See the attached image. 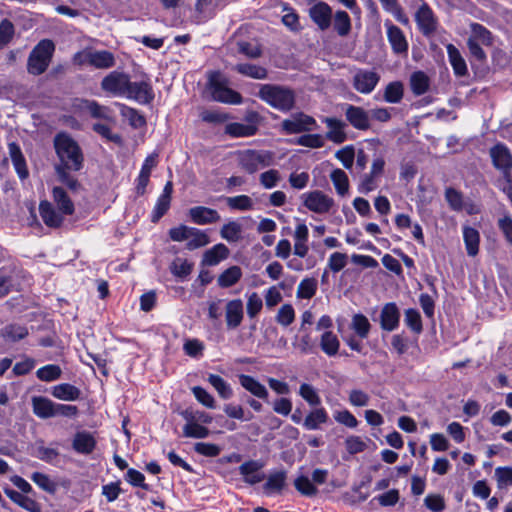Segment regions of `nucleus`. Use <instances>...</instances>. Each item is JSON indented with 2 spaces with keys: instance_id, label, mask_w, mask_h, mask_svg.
Listing matches in <instances>:
<instances>
[{
  "instance_id": "f257e3e1",
  "label": "nucleus",
  "mask_w": 512,
  "mask_h": 512,
  "mask_svg": "<svg viewBox=\"0 0 512 512\" xmlns=\"http://www.w3.org/2000/svg\"><path fill=\"white\" fill-rule=\"evenodd\" d=\"M55 149L63 167L78 171L83 165V155L78 144L66 134H58L54 141Z\"/></svg>"
},
{
  "instance_id": "f03ea898",
  "label": "nucleus",
  "mask_w": 512,
  "mask_h": 512,
  "mask_svg": "<svg viewBox=\"0 0 512 512\" xmlns=\"http://www.w3.org/2000/svg\"><path fill=\"white\" fill-rule=\"evenodd\" d=\"M258 96L280 111H289L295 102V95L291 89L272 84L261 85Z\"/></svg>"
},
{
  "instance_id": "7ed1b4c3",
  "label": "nucleus",
  "mask_w": 512,
  "mask_h": 512,
  "mask_svg": "<svg viewBox=\"0 0 512 512\" xmlns=\"http://www.w3.org/2000/svg\"><path fill=\"white\" fill-rule=\"evenodd\" d=\"M54 50L55 46L51 40L44 39L40 41L28 57V73L34 76L43 74L51 62Z\"/></svg>"
},
{
  "instance_id": "20e7f679",
  "label": "nucleus",
  "mask_w": 512,
  "mask_h": 512,
  "mask_svg": "<svg viewBox=\"0 0 512 512\" xmlns=\"http://www.w3.org/2000/svg\"><path fill=\"white\" fill-rule=\"evenodd\" d=\"M209 88L215 101L232 105H239L243 101L242 96L237 91L229 88L225 81L221 79L219 72L211 73Z\"/></svg>"
},
{
  "instance_id": "39448f33",
  "label": "nucleus",
  "mask_w": 512,
  "mask_h": 512,
  "mask_svg": "<svg viewBox=\"0 0 512 512\" xmlns=\"http://www.w3.org/2000/svg\"><path fill=\"white\" fill-rule=\"evenodd\" d=\"M238 162L242 169L253 174L258 169L271 165L273 154L269 151L244 150L238 154Z\"/></svg>"
},
{
  "instance_id": "423d86ee",
  "label": "nucleus",
  "mask_w": 512,
  "mask_h": 512,
  "mask_svg": "<svg viewBox=\"0 0 512 512\" xmlns=\"http://www.w3.org/2000/svg\"><path fill=\"white\" fill-rule=\"evenodd\" d=\"M490 157L492 159V163L494 167L501 171L503 178H504V184H508L509 180H512V154L509 148L502 144L498 143L494 145L490 149Z\"/></svg>"
},
{
  "instance_id": "0eeeda50",
  "label": "nucleus",
  "mask_w": 512,
  "mask_h": 512,
  "mask_svg": "<svg viewBox=\"0 0 512 512\" xmlns=\"http://www.w3.org/2000/svg\"><path fill=\"white\" fill-rule=\"evenodd\" d=\"M419 4L414 12V19L418 29L421 32H436L439 21L432 8L423 0H418Z\"/></svg>"
},
{
  "instance_id": "6e6552de",
  "label": "nucleus",
  "mask_w": 512,
  "mask_h": 512,
  "mask_svg": "<svg viewBox=\"0 0 512 512\" xmlns=\"http://www.w3.org/2000/svg\"><path fill=\"white\" fill-rule=\"evenodd\" d=\"M130 79L129 76L123 72L112 71L107 74L101 81V88L103 91L114 96H125L127 93Z\"/></svg>"
},
{
  "instance_id": "1a4fd4ad",
  "label": "nucleus",
  "mask_w": 512,
  "mask_h": 512,
  "mask_svg": "<svg viewBox=\"0 0 512 512\" xmlns=\"http://www.w3.org/2000/svg\"><path fill=\"white\" fill-rule=\"evenodd\" d=\"M304 206L317 214H325L334 206V200L320 190L303 194Z\"/></svg>"
},
{
  "instance_id": "9d476101",
  "label": "nucleus",
  "mask_w": 512,
  "mask_h": 512,
  "mask_svg": "<svg viewBox=\"0 0 512 512\" xmlns=\"http://www.w3.org/2000/svg\"><path fill=\"white\" fill-rule=\"evenodd\" d=\"M281 126L287 134H297L314 130L317 125L313 117L304 113H296L283 120Z\"/></svg>"
},
{
  "instance_id": "9b49d317",
  "label": "nucleus",
  "mask_w": 512,
  "mask_h": 512,
  "mask_svg": "<svg viewBox=\"0 0 512 512\" xmlns=\"http://www.w3.org/2000/svg\"><path fill=\"white\" fill-rule=\"evenodd\" d=\"M308 14L312 22L318 29L328 30L332 23V8L326 2H316L308 9Z\"/></svg>"
},
{
  "instance_id": "f8f14e48",
  "label": "nucleus",
  "mask_w": 512,
  "mask_h": 512,
  "mask_svg": "<svg viewBox=\"0 0 512 512\" xmlns=\"http://www.w3.org/2000/svg\"><path fill=\"white\" fill-rule=\"evenodd\" d=\"M225 324L228 330L237 329L244 319V306L240 298L228 300L224 307Z\"/></svg>"
},
{
  "instance_id": "ddd939ff",
  "label": "nucleus",
  "mask_w": 512,
  "mask_h": 512,
  "mask_svg": "<svg viewBox=\"0 0 512 512\" xmlns=\"http://www.w3.org/2000/svg\"><path fill=\"white\" fill-rule=\"evenodd\" d=\"M248 124L243 123H230L225 127V133L230 135L231 137H250L257 133V120L258 114L255 112H251L246 117Z\"/></svg>"
},
{
  "instance_id": "4468645a",
  "label": "nucleus",
  "mask_w": 512,
  "mask_h": 512,
  "mask_svg": "<svg viewBox=\"0 0 512 512\" xmlns=\"http://www.w3.org/2000/svg\"><path fill=\"white\" fill-rule=\"evenodd\" d=\"M345 116L350 125L357 130L366 131L371 127L369 112L362 107L347 104Z\"/></svg>"
},
{
  "instance_id": "2eb2a0df",
  "label": "nucleus",
  "mask_w": 512,
  "mask_h": 512,
  "mask_svg": "<svg viewBox=\"0 0 512 512\" xmlns=\"http://www.w3.org/2000/svg\"><path fill=\"white\" fill-rule=\"evenodd\" d=\"M380 80L374 71L358 70L353 76V87L362 94L371 93Z\"/></svg>"
},
{
  "instance_id": "dca6fc26",
  "label": "nucleus",
  "mask_w": 512,
  "mask_h": 512,
  "mask_svg": "<svg viewBox=\"0 0 512 512\" xmlns=\"http://www.w3.org/2000/svg\"><path fill=\"white\" fill-rule=\"evenodd\" d=\"M125 97L141 104H148L154 99L152 86L148 81L129 82Z\"/></svg>"
},
{
  "instance_id": "f3484780",
  "label": "nucleus",
  "mask_w": 512,
  "mask_h": 512,
  "mask_svg": "<svg viewBox=\"0 0 512 512\" xmlns=\"http://www.w3.org/2000/svg\"><path fill=\"white\" fill-rule=\"evenodd\" d=\"M400 311L395 303H386L380 312V326L385 331H393L399 326Z\"/></svg>"
},
{
  "instance_id": "a211bd4d",
  "label": "nucleus",
  "mask_w": 512,
  "mask_h": 512,
  "mask_svg": "<svg viewBox=\"0 0 512 512\" xmlns=\"http://www.w3.org/2000/svg\"><path fill=\"white\" fill-rule=\"evenodd\" d=\"M188 215L191 221L198 225L212 224L220 220V215L215 209L205 206H195L190 208Z\"/></svg>"
},
{
  "instance_id": "6ab92c4d",
  "label": "nucleus",
  "mask_w": 512,
  "mask_h": 512,
  "mask_svg": "<svg viewBox=\"0 0 512 512\" xmlns=\"http://www.w3.org/2000/svg\"><path fill=\"white\" fill-rule=\"evenodd\" d=\"M173 192V185L168 181L158 197L152 213V221L157 222L169 209L171 203V196Z\"/></svg>"
},
{
  "instance_id": "aec40b11",
  "label": "nucleus",
  "mask_w": 512,
  "mask_h": 512,
  "mask_svg": "<svg viewBox=\"0 0 512 512\" xmlns=\"http://www.w3.org/2000/svg\"><path fill=\"white\" fill-rule=\"evenodd\" d=\"M263 464L259 461H246L239 466V472L243 476L244 481L250 485L257 484L264 479V475L259 473Z\"/></svg>"
},
{
  "instance_id": "412c9836",
  "label": "nucleus",
  "mask_w": 512,
  "mask_h": 512,
  "mask_svg": "<svg viewBox=\"0 0 512 512\" xmlns=\"http://www.w3.org/2000/svg\"><path fill=\"white\" fill-rule=\"evenodd\" d=\"M55 405L53 401L46 397L34 396L32 397V410L33 413L41 419H48L55 417Z\"/></svg>"
},
{
  "instance_id": "4be33fe9",
  "label": "nucleus",
  "mask_w": 512,
  "mask_h": 512,
  "mask_svg": "<svg viewBox=\"0 0 512 512\" xmlns=\"http://www.w3.org/2000/svg\"><path fill=\"white\" fill-rule=\"evenodd\" d=\"M325 124L328 127L326 138L330 141L340 144L346 140L345 123L336 118H325Z\"/></svg>"
},
{
  "instance_id": "5701e85b",
  "label": "nucleus",
  "mask_w": 512,
  "mask_h": 512,
  "mask_svg": "<svg viewBox=\"0 0 512 512\" xmlns=\"http://www.w3.org/2000/svg\"><path fill=\"white\" fill-rule=\"evenodd\" d=\"M329 420L327 411L323 407L311 410L303 421V426L307 430H318Z\"/></svg>"
},
{
  "instance_id": "b1692460",
  "label": "nucleus",
  "mask_w": 512,
  "mask_h": 512,
  "mask_svg": "<svg viewBox=\"0 0 512 512\" xmlns=\"http://www.w3.org/2000/svg\"><path fill=\"white\" fill-rule=\"evenodd\" d=\"M229 255V249L222 243L214 245L203 254L202 264L206 266H215Z\"/></svg>"
},
{
  "instance_id": "393cba45",
  "label": "nucleus",
  "mask_w": 512,
  "mask_h": 512,
  "mask_svg": "<svg viewBox=\"0 0 512 512\" xmlns=\"http://www.w3.org/2000/svg\"><path fill=\"white\" fill-rule=\"evenodd\" d=\"M39 211L43 222L47 226L57 228L62 224V215L56 212V210L50 202L42 201L39 205Z\"/></svg>"
},
{
  "instance_id": "a878e982",
  "label": "nucleus",
  "mask_w": 512,
  "mask_h": 512,
  "mask_svg": "<svg viewBox=\"0 0 512 512\" xmlns=\"http://www.w3.org/2000/svg\"><path fill=\"white\" fill-rule=\"evenodd\" d=\"M219 0H197L193 19L196 23L205 22L213 14Z\"/></svg>"
},
{
  "instance_id": "bb28decb",
  "label": "nucleus",
  "mask_w": 512,
  "mask_h": 512,
  "mask_svg": "<svg viewBox=\"0 0 512 512\" xmlns=\"http://www.w3.org/2000/svg\"><path fill=\"white\" fill-rule=\"evenodd\" d=\"M72 446L78 453L90 454L96 446V441L90 433L78 432L74 436Z\"/></svg>"
},
{
  "instance_id": "cd10ccee",
  "label": "nucleus",
  "mask_w": 512,
  "mask_h": 512,
  "mask_svg": "<svg viewBox=\"0 0 512 512\" xmlns=\"http://www.w3.org/2000/svg\"><path fill=\"white\" fill-rule=\"evenodd\" d=\"M239 382L244 389L249 391L254 396L264 400L267 399L268 390L263 384H261L252 376L241 374L239 376Z\"/></svg>"
},
{
  "instance_id": "c85d7f7f",
  "label": "nucleus",
  "mask_w": 512,
  "mask_h": 512,
  "mask_svg": "<svg viewBox=\"0 0 512 512\" xmlns=\"http://www.w3.org/2000/svg\"><path fill=\"white\" fill-rule=\"evenodd\" d=\"M52 395L63 401H75L80 398L81 391L74 385L62 383L52 388Z\"/></svg>"
},
{
  "instance_id": "c756f323",
  "label": "nucleus",
  "mask_w": 512,
  "mask_h": 512,
  "mask_svg": "<svg viewBox=\"0 0 512 512\" xmlns=\"http://www.w3.org/2000/svg\"><path fill=\"white\" fill-rule=\"evenodd\" d=\"M9 155L20 178L24 179L28 176L25 158L21 152L20 147L12 142L8 146Z\"/></svg>"
},
{
  "instance_id": "7c9ffc66",
  "label": "nucleus",
  "mask_w": 512,
  "mask_h": 512,
  "mask_svg": "<svg viewBox=\"0 0 512 512\" xmlns=\"http://www.w3.org/2000/svg\"><path fill=\"white\" fill-rule=\"evenodd\" d=\"M463 239L467 254L474 257L479 252L480 235L478 230L473 227L465 226L463 228Z\"/></svg>"
},
{
  "instance_id": "2f4dec72",
  "label": "nucleus",
  "mask_w": 512,
  "mask_h": 512,
  "mask_svg": "<svg viewBox=\"0 0 512 512\" xmlns=\"http://www.w3.org/2000/svg\"><path fill=\"white\" fill-rule=\"evenodd\" d=\"M330 179L339 196L345 197L349 194V179L345 171L340 168L333 169L330 173Z\"/></svg>"
},
{
  "instance_id": "473e14b6",
  "label": "nucleus",
  "mask_w": 512,
  "mask_h": 512,
  "mask_svg": "<svg viewBox=\"0 0 512 512\" xmlns=\"http://www.w3.org/2000/svg\"><path fill=\"white\" fill-rule=\"evenodd\" d=\"M53 200L57 204L58 209L64 215H71L74 212V204L61 187H54L53 191Z\"/></svg>"
},
{
  "instance_id": "72a5a7b5",
  "label": "nucleus",
  "mask_w": 512,
  "mask_h": 512,
  "mask_svg": "<svg viewBox=\"0 0 512 512\" xmlns=\"http://www.w3.org/2000/svg\"><path fill=\"white\" fill-rule=\"evenodd\" d=\"M242 277V270L239 266H231L224 270L217 279L221 288H229L235 285Z\"/></svg>"
},
{
  "instance_id": "f704fd0d",
  "label": "nucleus",
  "mask_w": 512,
  "mask_h": 512,
  "mask_svg": "<svg viewBox=\"0 0 512 512\" xmlns=\"http://www.w3.org/2000/svg\"><path fill=\"white\" fill-rule=\"evenodd\" d=\"M447 52L451 66L457 76H464L467 74L466 62L461 56L458 49L452 45H447Z\"/></svg>"
},
{
  "instance_id": "c9c22d12",
  "label": "nucleus",
  "mask_w": 512,
  "mask_h": 512,
  "mask_svg": "<svg viewBox=\"0 0 512 512\" xmlns=\"http://www.w3.org/2000/svg\"><path fill=\"white\" fill-rule=\"evenodd\" d=\"M489 37L486 34H472L468 41L467 45L471 55H473L478 60L485 59L486 55L481 48V44H488Z\"/></svg>"
},
{
  "instance_id": "e433bc0d",
  "label": "nucleus",
  "mask_w": 512,
  "mask_h": 512,
  "mask_svg": "<svg viewBox=\"0 0 512 512\" xmlns=\"http://www.w3.org/2000/svg\"><path fill=\"white\" fill-rule=\"evenodd\" d=\"M404 95L403 84L399 81L390 82L384 89L383 100L387 103L397 104Z\"/></svg>"
},
{
  "instance_id": "4c0bfd02",
  "label": "nucleus",
  "mask_w": 512,
  "mask_h": 512,
  "mask_svg": "<svg viewBox=\"0 0 512 512\" xmlns=\"http://www.w3.org/2000/svg\"><path fill=\"white\" fill-rule=\"evenodd\" d=\"M90 65L97 69H108L115 65V58L111 52L106 50L93 51Z\"/></svg>"
},
{
  "instance_id": "58836bf2",
  "label": "nucleus",
  "mask_w": 512,
  "mask_h": 512,
  "mask_svg": "<svg viewBox=\"0 0 512 512\" xmlns=\"http://www.w3.org/2000/svg\"><path fill=\"white\" fill-rule=\"evenodd\" d=\"M429 85V78L422 71L414 72L410 77V87L416 96L426 93L429 89Z\"/></svg>"
},
{
  "instance_id": "ea45409f",
  "label": "nucleus",
  "mask_w": 512,
  "mask_h": 512,
  "mask_svg": "<svg viewBox=\"0 0 512 512\" xmlns=\"http://www.w3.org/2000/svg\"><path fill=\"white\" fill-rule=\"evenodd\" d=\"M320 347L326 355L334 356L338 353L340 342L333 332L326 331L321 335Z\"/></svg>"
},
{
  "instance_id": "a19ab883",
  "label": "nucleus",
  "mask_w": 512,
  "mask_h": 512,
  "mask_svg": "<svg viewBox=\"0 0 512 512\" xmlns=\"http://www.w3.org/2000/svg\"><path fill=\"white\" fill-rule=\"evenodd\" d=\"M385 11L391 13L394 18L404 26H409V18L404 13L402 7L399 5L398 0H379Z\"/></svg>"
},
{
  "instance_id": "79ce46f5",
  "label": "nucleus",
  "mask_w": 512,
  "mask_h": 512,
  "mask_svg": "<svg viewBox=\"0 0 512 512\" xmlns=\"http://www.w3.org/2000/svg\"><path fill=\"white\" fill-rule=\"evenodd\" d=\"M208 382L217 391L220 398L227 400L232 397L233 390L231 388V385L219 375L210 374L208 376Z\"/></svg>"
},
{
  "instance_id": "37998d69",
  "label": "nucleus",
  "mask_w": 512,
  "mask_h": 512,
  "mask_svg": "<svg viewBox=\"0 0 512 512\" xmlns=\"http://www.w3.org/2000/svg\"><path fill=\"white\" fill-rule=\"evenodd\" d=\"M238 73L251 77L253 79H265L267 77V70L264 67L254 64H237L233 67Z\"/></svg>"
},
{
  "instance_id": "c03bdc74",
  "label": "nucleus",
  "mask_w": 512,
  "mask_h": 512,
  "mask_svg": "<svg viewBox=\"0 0 512 512\" xmlns=\"http://www.w3.org/2000/svg\"><path fill=\"white\" fill-rule=\"evenodd\" d=\"M263 308L262 297L257 292L246 294V313L250 319L256 318Z\"/></svg>"
},
{
  "instance_id": "a18cd8bd",
  "label": "nucleus",
  "mask_w": 512,
  "mask_h": 512,
  "mask_svg": "<svg viewBox=\"0 0 512 512\" xmlns=\"http://www.w3.org/2000/svg\"><path fill=\"white\" fill-rule=\"evenodd\" d=\"M350 327L352 330L355 331V333L362 339H365L368 337L371 324L368 320V318L363 314H355L352 317Z\"/></svg>"
},
{
  "instance_id": "49530a36",
  "label": "nucleus",
  "mask_w": 512,
  "mask_h": 512,
  "mask_svg": "<svg viewBox=\"0 0 512 512\" xmlns=\"http://www.w3.org/2000/svg\"><path fill=\"white\" fill-rule=\"evenodd\" d=\"M209 236L202 230L192 227L190 237L187 240L186 248L195 250L209 244Z\"/></svg>"
},
{
  "instance_id": "de8ad7c7",
  "label": "nucleus",
  "mask_w": 512,
  "mask_h": 512,
  "mask_svg": "<svg viewBox=\"0 0 512 512\" xmlns=\"http://www.w3.org/2000/svg\"><path fill=\"white\" fill-rule=\"evenodd\" d=\"M192 269L193 263L183 258L174 259L170 266L171 273L180 279H185L191 273Z\"/></svg>"
},
{
  "instance_id": "09e8293b",
  "label": "nucleus",
  "mask_w": 512,
  "mask_h": 512,
  "mask_svg": "<svg viewBox=\"0 0 512 512\" xmlns=\"http://www.w3.org/2000/svg\"><path fill=\"white\" fill-rule=\"evenodd\" d=\"M295 309L291 304H283L275 316L276 322L282 327H288L295 320Z\"/></svg>"
},
{
  "instance_id": "8fccbe9b",
  "label": "nucleus",
  "mask_w": 512,
  "mask_h": 512,
  "mask_svg": "<svg viewBox=\"0 0 512 512\" xmlns=\"http://www.w3.org/2000/svg\"><path fill=\"white\" fill-rule=\"evenodd\" d=\"M317 290V281L314 278L303 279L298 287L296 296L300 299H311Z\"/></svg>"
},
{
  "instance_id": "3c124183",
  "label": "nucleus",
  "mask_w": 512,
  "mask_h": 512,
  "mask_svg": "<svg viewBox=\"0 0 512 512\" xmlns=\"http://www.w3.org/2000/svg\"><path fill=\"white\" fill-rule=\"evenodd\" d=\"M238 50L240 53L248 58H259L262 54L261 45L257 40L252 41H239L237 43Z\"/></svg>"
},
{
  "instance_id": "603ef678",
  "label": "nucleus",
  "mask_w": 512,
  "mask_h": 512,
  "mask_svg": "<svg viewBox=\"0 0 512 512\" xmlns=\"http://www.w3.org/2000/svg\"><path fill=\"white\" fill-rule=\"evenodd\" d=\"M85 109L94 118H100L108 121L113 120L111 110L106 106L98 104L96 101H86Z\"/></svg>"
},
{
  "instance_id": "864d4df0",
  "label": "nucleus",
  "mask_w": 512,
  "mask_h": 512,
  "mask_svg": "<svg viewBox=\"0 0 512 512\" xmlns=\"http://www.w3.org/2000/svg\"><path fill=\"white\" fill-rule=\"evenodd\" d=\"M286 473L278 471L269 475L267 482L264 485L266 492H279L285 485Z\"/></svg>"
},
{
  "instance_id": "5fc2aeb1",
  "label": "nucleus",
  "mask_w": 512,
  "mask_h": 512,
  "mask_svg": "<svg viewBox=\"0 0 512 512\" xmlns=\"http://www.w3.org/2000/svg\"><path fill=\"white\" fill-rule=\"evenodd\" d=\"M8 496L10 499L21 506L22 508L30 511V512H39L38 504L31 498L17 492V491H10L8 492Z\"/></svg>"
},
{
  "instance_id": "6e6d98bb",
  "label": "nucleus",
  "mask_w": 512,
  "mask_h": 512,
  "mask_svg": "<svg viewBox=\"0 0 512 512\" xmlns=\"http://www.w3.org/2000/svg\"><path fill=\"white\" fill-rule=\"evenodd\" d=\"M227 205L234 210L248 211L253 208V201L247 195H238L226 198Z\"/></svg>"
},
{
  "instance_id": "4d7b16f0",
  "label": "nucleus",
  "mask_w": 512,
  "mask_h": 512,
  "mask_svg": "<svg viewBox=\"0 0 512 512\" xmlns=\"http://www.w3.org/2000/svg\"><path fill=\"white\" fill-rule=\"evenodd\" d=\"M2 335L6 340L15 342L25 338L28 335V330L24 326L12 324L2 330Z\"/></svg>"
},
{
  "instance_id": "13d9d810",
  "label": "nucleus",
  "mask_w": 512,
  "mask_h": 512,
  "mask_svg": "<svg viewBox=\"0 0 512 512\" xmlns=\"http://www.w3.org/2000/svg\"><path fill=\"white\" fill-rule=\"evenodd\" d=\"M332 22L336 32H349L351 28V20L347 12L337 10L332 15Z\"/></svg>"
},
{
  "instance_id": "bf43d9fd",
  "label": "nucleus",
  "mask_w": 512,
  "mask_h": 512,
  "mask_svg": "<svg viewBox=\"0 0 512 512\" xmlns=\"http://www.w3.org/2000/svg\"><path fill=\"white\" fill-rule=\"evenodd\" d=\"M221 237L229 242H237L241 238V226L237 222H229L221 228Z\"/></svg>"
},
{
  "instance_id": "052dcab7",
  "label": "nucleus",
  "mask_w": 512,
  "mask_h": 512,
  "mask_svg": "<svg viewBox=\"0 0 512 512\" xmlns=\"http://www.w3.org/2000/svg\"><path fill=\"white\" fill-rule=\"evenodd\" d=\"M36 375L41 381H54L60 378L61 368L58 365L49 364L39 368Z\"/></svg>"
},
{
  "instance_id": "680f3d73",
  "label": "nucleus",
  "mask_w": 512,
  "mask_h": 512,
  "mask_svg": "<svg viewBox=\"0 0 512 512\" xmlns=\"http://www.w3.org/2000/svg\"><path fill=\"white\" fill-rule=\"evenodd\" d=\"M299 395L312 406H318L321 403L320 396L314 387L310 384L303 383L299 388Z\"/></svg>"
},
{
  "instance_id": "e2e57ef3",
  "label": "nucleus",
  "mask_w": 512,
  "mask_h": 512,
  "mask_svg": "<svg viewBox=\"0 0 512 512\" xmlns=\"http://www.w3.org/2000/svg\"><path fill=\"white\" fill-rule=\"evenodd\" d=\"M183 435L189 438H206L209 435V429L199 423L185 424L183 427Z\"/></svg>"
},
{
  "instance_id": "0e129e2a",
  "label": "nucleus",
  "mask_w": 512,
  "mask_h": 512,
  "mask_svg": "<svg viewBox=\"0 0 512 512\" xmlns=\"http://www.w3.org/2000/svg\"><path fill=\"white\" fill-rule=\"evenodd\" d=\"M204 349L205 345L199 339H188L183 345L185 354L193 358L201 357Z\"/></svg>"
},
{
  "instance_id": "69168bd1",
  "label": "nucleus",
  "mask_w": 512,
  "mask_h": 512,
  "mask_svg": "<svg viewBox=\"0 0 512 512\" xmlns=\"http://www.w3.org/2000/svg\"><path fill=\"white\" fill-rule=\"evenodd\" d=\"M31 480L46 492L53 493L56 490V484L44 473L34 472Z\"/></svg>"
},
{
  "instance_id": "338daca9",
  "label": "nucleus",
  "mask_w": 512,
  "mask_h": 512,
  "mask_svg": "<svg viewBox=\"0 0 512 512\" xmlns=\"http://www.w3.org/2000/svg\"><path fill=\"white\" fill-rule=\"evenodd\" d=\"M378 185L379 177L372 175L371 173H367L361 178L358 185V191L362 194H368L377 189Z\"/></svg>"
},
{
  "instance_id": "774afa93",
  "label": "nucleus",
  "mask_w": 512,
  "mask_h": 512,
  "mask_svg": "<svg viewBox=\"0 0 512 512\" xmlns=\"http://www.w3.org/2000/svg\"><path fill=\"white\" fill-rule=\"evenodd\" d=\"M280 173L276 169H270L260 174L259 181L266 189H272L277 186L280 181Z\"/></svg>"
}]
</instances>
